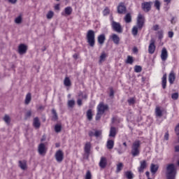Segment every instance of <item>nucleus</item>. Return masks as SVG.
Returning <instances> with one entry per match:
<instances>
[{"mask_svg": "<svg viewBox=\"0 0 179 179\" xmlns=\"http://www.w3.org/2000/svg\"><path fill=\"white\" fill-rule=\"evenodd\" d=\"M168 36L169 37V38H173V36H174V32L170 31L168 32Z\"/></svg>", "mask_w": 179, "mask_h": 179, "instance_id": "nucleus-55", "label": "nucleus"}, {"mask_svg": "<svg viewBox=\"0 0 179 179\" xmlns=\"http://www.w3.org/2000/svg\"><path fill=\"white\" fill-rule=\"evenodd\" d=\"M175 152H179V145L175 146Z\"/></svg>", "mask_w": 179, "mask_h": 179, "instance_id": "nucleus-64", "label": "nucleus"}, {"mask_svg": "<svg viewBox=\"0 0 179 179\" xmlns=\"http://www.w3.org/2000/svg\"><path fill=\"white\" fill-rule=\"evenodd\" d=\"M103 16H107L108 15H110V8H108V7H106L105 9L103 10Z\"/></svg>", "mask_w": 179, "mask_h": 179, "instance_id": "nucleus-44", "label": "nucleus"}, {"mask_svg": "<svg viewBox=\"0 0 179 179\" xmlns=\"http://www.w3.org/2000/svg\"><path fill=\"white\" fill-rule=\"evenodd\" d=\"M111 38L115 44H120V36L118 35L113 34L111 36Z\"/></svg>", "mask_w": 179, "mask_h": 179, "instance_id": "nucleus-24", "label": "nucleus"}, {"mask_svg": "<svg viewBox=\"0 0 179 179\" xmlns=\"http://www.w3.org/2000/svg\"><path fill=\"white\" fill-rule=\"evenodd\" d=\"M85 179H92V173H90V171H87L85 176Z\"/></svg>", "mask_w": 179, "mask_h": 179, "instance_id": "nucleus-51", "label": "nucleus"}, {"mask_svg": "<svg viewBox=\"0 0 179 179\" xmlns=\"http://www.w3.org/2000/svg\"><path fill=\"white\" fill-rule=\"evenodd\" d=\"M127 103H129V106H132V104L135 103V98H130L127 100Z\"/></svg>", "mask_w": 179, "mask_h": 179, "instance_id": "nucleus-48", "label": "nucleus"}, {"mask_svg": "<svg viewBox=\"0 0 179 179\" xmlns=\"http://www.w3.org/2000/svg\"><path fill=\"white\" fill-rule=\"evenodd\" d=\"M139 28L136 26H134L133 28H132V30H131V33L133 34V36H138V29Z\"/></svg>", "mask_w": 179, "mask_h": 179, "instance_id": "nucleus-41", "label": "nucleus"}, {"mask_svg": "<svg viewBox=\"0 0 179 179\" xmlns=\"http://www.w3.org/2000/svg\"><path fill=\"white\" fill-rule=\"evenodd\" d=\"M155 115L157 117H159V118H162V117H163V111L162 110H160L159 107L156 108Z\"/></svg>", "mask_w": 179, "mask_h": 179, "instance_id": "nucleus-27", "label": "nucleus"}, {"mask_svg": "<svg viewBox=\"0 0 179 179\" xmlns=\"http://www.w3.org/2000/svg\"><path fill=\"white\" fill-rule=\"evenodd\" d=\"M175 80H176V73H174V71H171L169 76V82L170 85H173Z\"/></svg>", "mask_w": 179, "mask_h": 179, "instance_id": "nucleus-18", "label": "nucleus"}, {"mask_svg": "<svg viewBox=\"0 0 179 179\" xmlns=\"http://www.w3.org/2000/svg\"><path fill=\"white\" fill-rule=\"evenodd\" d=\"M47 19H52L54 17V12L52 10L48 11V13L46 15Z\"/></svg>", "mask_w": 179, "mask_h": 179, "instance_id": "nucleus-43", "label": "nucleus"}, {"mask_svg": "<svg viewBox=\"0 0 179 179\" xmlns=\"http://www.w3.org/2000/svg\"><path fill=\"white\" fill-rule=\"evenodd\" d=\"M133 52H134V53L138 52V48L134 47V48H133Z\"/></svg>", "mask_w": 179, "mask_h": 179, "instance_id": "nucleus-63", "label": "nucleus"}, {"mask_svg": "<svg viewBox=\"0 0 179 179\" xmlns=\"http://www.w3.org/2000/svg\"><path fill=\"white\" fill-rule=\"evenodd\" d=\"M124 21L126 23H131L132 22V17L131 16V13H128L124 16Z\"/></svg>", "mask_w": 179, "mask_h": 179, "instance_id": "nucleus-31", "label": "nucleus"}, {"mask_svg": "<svg viewBox=\"0 0 179 179\" xmlns=\"http://www.w3.org/2000/svg\"><path fill=\"white\" fill-rule=\"evenodd\" d=\"M156 41L155 38H151L150 41V45L148 46V52L149 54H155V51H156V45H155Z\"/></svg>", "mask_w": 179, "mask_h": 179, "instance_id": "nucleus-8", "label": "nucleus"}, {"mask_svg": "<svg viewBox=\"0 0 179 179\" xmlns=\"http://www.w3.org/2000/svg\"><path fill=\"white\" fill-rule=\"evenodd\" d=\"M31 101V93H28L26 95L24 103H25L26 105H28V104H30Z\"/></svg>", "mask_w": 179, "mask_h": 179, "instance_id": "nucleus-32", "label": "nucleus"}, {"mask_svg": "<svg viewBox=\"0 0 179 179\" xmlns=\"http://www.w3.org/2000/svg\"><path fill=\"white\" fill-rule=\"evenodd\" d=\"M64 13H65V15H67V16H69L70 15H71L72 14V7L68 6V7L65 8Z\"/></svg>", "mask_w": 179, "mask_h": 179, "instance_id": "nucleus-33", "label": "nucleus"}, {"mask_svg": "<svg viewBox=\"0 0 179 179\" xmlns=\"http://www.w3.org/2000/svg\"><path fill=\"white\" fill-rule=\"evenodd\" d=\"M22 15H19L17 17L15 18V22L17 23V24H20L22 23Z\"/></svg>", "mask_w": 179, "mask_h": 179, "instance_id": "nucleus-46", "label": "nucleus"}, {"mask_svg": "<svg viewBox=\"0 0 179 179\" xmlns=\"http://www.w3.org/2000/svg\"><path fill=\"white\" fill-rule=\"evenodd\" d=\"M87 118L88 121H92V120H93V112L92 109H89L87 111Z\"/></svg>", "mask_w": 179, "mask_h": 179, "instance_id": "nucleus-29", "label": "nucleus"}, {"mask_svg": "<svg viewBox=\"0 0 179 179\" xmlns=\"http://www.w3.org/2000/svg\"><path fill=\"white\" fill-rule=\"evenodd\" d=\"M38 152L39 155H45L47 153V148L45 147V144L43 143H40L38 147Z\"/></svg>", "mask_w": 179, "mask_h": 179, "instance_id": "nucleus-13", "label": "nucleus"}, {"mask_svg": "<svg viewBox=\"0 0 179 179\" xmlns=\"http://www.w3.org/2000/svg\"><path fill=\"white\" fill-rule=\"evenodd\" d=\"M167 58H169V53L167 52V49H166V48H163L161 52L162 61H166Z\"/></svg>", "mask_w": 179, "mask_h": 179, "instance_id": "nucleus-15", "label": "nucleus"}, {"mask_svg": "<svg viewBox=\"0 0 179 179\" xmlns=\"http://www.w3.org/2000/svg\"><path fill=\"white\" fill-rule=\"evenodd\" d=\"M117 13L119 15H125L127 13V7L124 3H120L117 6Z\"/></svg>", "mask_w": 179, "mask_h": 179, "instance_id": "nucleus-11", "label": "nucleus"}, {"mask_svg": "<svg viewBox=\"0 0 179 179\" xmlns=\"http://www.w3.org/2000/svg\"><path fill=\"white\" fill-rule=\"evenodd\" d=\"M75 100L71 99V100H69L67 102V106L69 107V108H73V107H75Z\"/></svg>", "mask_w": 179, "mask_h": 179, "instance_id": "nucleus-34", "label": "nucleus"}, {"mask_svg": "<svg viewBox=\"0 0 179 179\" xmlns=\"http://www.w3.org/2000/svg\"><path fill=\"white\" fill-rule=\"evenodd\" d=\"M106 58H107V54H106L105 52H102L101 54V56L99 57V64H101V62H104Z\"/></svg>", "mask_w": 179, "mask_h": 179, "instance_id": "nucleus-28", "label": "nucleus"}, {"mask_svg": "<svg viewBox=\"0 0 179 179\" xmlns=\"http://www.w3.org/2000/svg\"><path fill=\"white\" fill-rule=\"evenodd\" d=\"M171 99H173V100H178V92H175V93L172 94Z\"/></svg>", "mask_w": 179, "mask_h": 179, "instance_id": "nucleus-49", "label": "nucleus"}, {"mask_svg": "<svg viewBox=\"0 0 179 179\" xmlns=\"http://www.w3.org/2000/svg\"><path fill=\"white\" fill-rule=\"evenodd\" d=\"M157 34H158V38L159 40H162V38H163V30L159 31Z\"/></svg>", "mask_w": 179, "mask_h": 179, "instance_id": "nucleus-52", "label": "nucleus"}, {"mask_svg": "<svg viewBox=\"0 0 179 179\" xmlns=\"http://www.w3.org/2000/svg\"><path fill=\"white\" fill-rule=\"evenodd\" d=\"M109 107L108 104H104V102H100L97 106V111L99 113L104 114L106 111H108Z\"/></svg>", "mask_w": 179, "mask_h": 179, "instance_id": "nucleus-6", "label": "nucleus"}, {"mask_svg": "<svg viewBox=\"0 0 179 179\" xmlns=\"http://www.w3.org/2000/svg\"><path fill=\"white\" fill-rule=\"evenodd\" d=\"M33 127L36 128V129H38L40 127H41V122H40V119L38 117H36L33 120Z\"/></svg>", "mask_w": 179, "mask_h": 179, "instance_id": "nucleus-17", "label": "nucleus"}, {"mask_svg": "<svg viewBox=\"0 0 179 179\" xmlns=\"http://www.w3.org/2000/svg\"><path fill=\"white\" fill-rule=\"evenodd\" d=\"M124 176L127 179H134V173L131 171H126Z\"/></svg>", "mask_w": 179, "mask_h": 179, "instance_id": "nucleus-30", "label": "nucleus"}, {"mask_svg": "<svg viewBox=\"0 0 179 179\" xmlns=\"http://www.w3.org/2000/svg\"><path fill=\"white\" fill-rule=\"evenodd\" d=\"M153 30H155V31H157V30H159V24L154 25Z\"/></svg>", "mask_w": 179, "mask_h": 179, "instance_id": "nucleus-58", "label": "nucleus"}, {"mask_svg": "<svg viewBox=\"0 0 179 179\" xmlns=\"http://www.w3.org/2000/svg\"><path fill=\"white\" fill-rule=\"evenodd\" d=\"M152 1H145L141 3V8L144 12H150V9H152Z\"/></svg>", "mask_w": 179, "mask_h": 179, "instance_id": "nucleus-9", "label": "nucleus"}, {"mask_svg": "<svg viewBox=\"0 0 179 179\" xmlns=\"http://www.w3.org/2000/svg\"><path fill=\"white\" fill-rule=\"evenodd\" d=\"M169 133H168V131L165 134V135H164V139H165V141H169Z\"/></svg>", "mask_w": 179, "mask_h": 179, "instance_id": "nucleus-59", "label": "nucleus"}, {"mask_svg": "<svg viewBox=\"0 0 179 179\" xmlns=\"http://www.w3.org/2000/svg\"><path fill=\"white\" fill-rule=\"evenodd\" d=\"M55 10H59V4H57V5L55 6Z\"/></svg>", "mask_w": 179, "mask_h": 179, "instance_id": "nucleus-62", "label": "nucleus"}, {"mask_svg": "<svg viewBox=\"0 0 179 179\" xmlns=\"http://www.w3.org/2000/svg\"><path fill=\"white\" fill-rule=\"evenodd\" d=\"M103 114V113H101V112H99V110H97L96 115V117H95L96 121L100 120V119L101 118V115Z\"/></svg>", "mask_w": 179, "mask_h": 179, "instance_id": "nucleus-45", "label": "nucleus"}, {"mask_svg": "<svg viewBox=\"0 0 179 179\" xmlns=\"http://www.w3.org/2000/svg\"><path fill=\"white\" fill-rule=\"evenodd\" d=\"M102 131L101 130H96L94 133V136L96 138H99V136H101Z\"/></svg>", "mask_w": 179, "mask_h": 179, "instance_id": "nucleus-47", "label": "nucleus"}, {"mask_svg": "<svg viewBox=\"0 0 179 179\" xmlns=\"http://www.w3.org/2000/svg\"><path fill=\"white\" fill-rule=\"evenodd\" d=\"M97 40H98L99 44H100V45H103V44H104V41H106V34H100L98 36Z\"/></svg>", "mask_w": 179, "mask_h": 179, "instance_id": "nucleus-19", "label": "nucleus"}, {"mask_svg": "<svg viewBox=\"0 0 179 179\" xmlns=\"http://www.w3.org/2000/svg\"><path fill=\"white\" fill-rule=\"evenodd\" d=\"M9 3H12L13 5H15L16 2H17V0H7Z\"/></svg>", "mask_w": 179, "mask_h": 179, "instance_id": "nucleus-56", "label": "nucleus"}, {"mask_svg": "<svg viewBox=\"0 0 179 179\" xmlns=\"http://www.w3.org/2000/svg\"><path fill=\"white\" fill-rule=\"evenodd\" d=\"M136 24V27H138V30H142V28L145 24V17H143L142 14H138Z\"/></svg>", "mask_w": 179, "mask_h": 179, "instance_id": "nucleus-5", "label": "nucleus"}, {"mask_svg": "<svg viewBox=\"0 0 179 179\" xmlns=\"http://www.w3.org/2000/svg\"><path fill=\"white\" fill-rule=\"evenodd\" d=\"M109 96L110 97H114V90L113 89V87L110 88V94Z\"/></svg>", "mask_w": 179, "mask_h": 179, "instance_id": "nucleus-53", "label": "nucleus"}, {"mask_svg": "<svg viewBox=\"0 0 179 179\" xmlns=\"http://www.w3.org/2000/svg\"><path fill=\"white\" fill-rule=\"evenodd\" d=\"M126 64H129L130 65H132V64H134V57L132 56H127Z\"/></svg>", "mask_w": 179, "mask_h": 179, "instance_id": "nucleus-39", "label": "nucleus"}, {"mask_svg": "<svg viewBox=\"0 0 179 179\" xmlns=\"http://www.w3.org/2000/svg\"><path fill=\"white\" fill-rule=\"evenodd\" d=\"M111 26L114 31H117V33L120 34L122 33V27H121V24H120V22L112 21Z\"/></svg>", "mask_w": 179, "mask_h": 179, "instance_id": "nucleus-7", "label": "nucleus"}, {"mask_svg": "<svg viewBox=\"0 0 179 179\" xmlns=\"http://www.w3.org/2000/svg\"><path fill=\"white\" fill-rule=\"evenodd\" d=\"M87 43H88L90 47H94V44H96V34H94V31L90 29L87 32Z\"/></svg>", "mask_w": 179, "mask_h": 179, "instance_id": "nucleus-2", "label": "nucleus"}, {"mask_svg": "<svg viewBox=\"0 0 179 179\" xmlns=\"http://www.w3.org/2000/svg\"><path fill=\"white\" fill-rule=\"evenodd\" d=\"M27 52V45H26L24 43H21L18 46V54L20 55H24Z\"/></svg>", "mask_w": 179, "mask_h": 179, "instance_id": "nucleus-12", "label": "nucleus"}, {"mask_svg": "<svg viewBox=\"0 0 179 179\" xmlns=\"http://www.w3.org/2000/svg\"><path fill=\"white\" fill-rule=\"evenodd\" d=\"M3 120L4 122L7 124V125H9L10 124V117L9 116V115H5Z\"/></svg>", "mask_w": 179, "mask_h": 179, "instance_id": "nucleus-35", "label": "nucleus"}, {"mask_svg": "<svg viewBox=\"0 0 179 179\" xmlns=\"http://www.w3.org/2000/svg\"><path fill=\"white\" fill-rule=\"evenodd\" d=\"M99 167L101 169H106V167H107V158H106V157H101Z\"/></svg>", "mask_w": 179, "mask_h": 179, "instance_id": "nucleus-16", "label": "nucleus"}, {"mask_svg": "<svg viewBox=\"0 0 179 179\" xmlns=\"http://www.w3.org/2000/svg\"><path fill=\"white\" fill-rule=\"evenodd\" d=\"M31 117V110H28L25 113V120H27L28 118H30Z\"/></svg>", "mask_w": 179, "mask_h": 179, "instance_id": "nucleus-50", "label": "nucleus"}, {"mask_svg": "<svg viewBox=\"0 0 179 179\" xmlns=\"http://www.w3.org/2000/svg\"><path fill=\"white\" fill-rule=\"evenodd\" d=\"M177 176V168L174 164H169L166 166V176L167 179H176Z\"/></svg>", "mask_w": 179, "mask_h": 179, "instance_id": "nucleus-1", "label": "nucleus"}, {"mask_svg": "<svg viewBox=\"0 0 179 179\" xmlns=\"http://www.w3.org/2000/svg\"><path fill=\"white\" fill-rule=\"evenodd\" d=\"M106 148L107 149L111 150L114 148V141L113 140H108L106 143Z\"/></svg>", "mask_w": 179, "mask_h": 179, "instance_id": "nucleus-26", "label": "nucleus"}, {"mask_svg": "<svg viewBox=\"0 0 179 179\" xmlns=\"http://www.w3.org/2000/svg\"><path fill=\"white\" fill-rule=\"evenodd\" d=\"M89 136L92 137V136H94V132L90 131H89Z\"/></svg>", "mask_w": 179, "mask_h": 179, "instance_id": "nucleus-61", "label": "nucleus"}, {"mask_svg": "<svg viewBox=\"0 0 179 179\" xmlns=\"http://www.w3.org/2000/svg\"><path fill=\"white\" fill-rule=\"evenodd\" d=\"M19 167L21 168L22 170H26L27 169V162L26 160L19 161Z\"/></svg>", "mask_w": 179, "mask_h": 179, "instance_id": "nucleus-22", "label": "nucleus"}, {"mask_svg": "<svg viewBox=\"0 0 179 179\" xmlns=\"http://www.w3.org/2000/svg\"><path fill=\"white\" fill-rule=\"evenodd\" d=\"M124 167V164L122 163H119L117 165V169H116V173H120V171H121V170H122V168Z\"/></svg>", "mask_w": 179, "mask_h": 179, "instance_id": "nucleus-40", "label": "nucleus"}, {"mask_svg": "<svg viewBox=\"0 0 179 179\" xmlns=\"http://www.w3.org/2000/svg\"><path fill=\"white\" fill-rule=\"evenodd\" d=\"M171 24H176V20H175L174 17H172V19L171 20Z\"/></svg>", "mask_w": 179, "mask_h": 179, "instance_id": "nucleus-60", "label": "nucleus"}, {"mask_svg": "<svg viewBox=\"0 0 179 179\" xmlns=\"http://www.w3.org/2000/svg\"><path fill=\"white\" fill-rule=\"evenodd\" d=\"M55 131L57 134L61 132V131H62V126L61 124H56L55 126Z\"/></svg>", "mask_w": 179, "mask_h": 179, "instance_id": "nucleus-38", "label": "nucleus"}, {"mask_svg": "<svg viewBox=\"0 0 179 179\" xmlns=\"http://www.w3.org/2000/svg\"><path fill=\"white\" fill-rule=\"evenodd\" d=\"M55 157L57 163H62V160H64V152L62 150H57L55 155Z\"/></svg>", "mask_w": 179, "mask_h": 179, "instance_id": "nucleus-10", "label": "nucleus"}, {"mask_svg": "<svg viewBox=\"0 0 179 179\" xmlns=\"http://www.w3.org/2000/svg\"><path fill=\"white\" fill-rule=\"evenodd\" d=\"M90 149H92V144L90 142H87L85 143L84 147V159H86L87 160L89 159V156H90Z\"/></svg>", "mask_w": 179, "mask_h": 179, "instance_id": "nucleus-4", "label": "nucleus"}, {"mask_svg": "<svg viewBox=\"0 0 179 179\" xmlns=\"http://www.w3.org/2000/svg\"><path fill=\"white\" fill-rule=\"evenodd\" d=\"M77 104L79 107H81V106L83 104V103L82 102V99H78L77 100Z\"/></svg>", "mask_w": 179, "mask_h": 179, "instance_id": "nucleus-54", "label": "nucleus"}, {"mask_svg": "<svg viewBox=\"0 0 179 179\" xmlns=\"http://www.w3.org/2000/svg\"><path fill=\"white\" fill-rule=\"evenodd\" d=\"M162 3H160V1L159 0H155L154 2V6L156 8L157 10H160V6Z\"/></svg>", "mask_w": 179, "mask_h": 179, "instance_id": "nucleus-36", "label": "nucleus"}, {"mask_svg": "<svg viewBox=\"0 0 179 179\" xmlns=\"http://www.w3.org/2000/svg\"><path fill=\"white\" fill-rule=\"evenodd\" d=\"M139 148H141V141H134L131 145V153L133 157H136V156H139V154L141 153Z\"/></svg>", "mask_w": 179, "mask_h": 179, "instance_id": "nucleus-3", "label": "nucleus"}, {"mask_svg": "<svg viewBox=\"0 0 179 179\" xmlns=\"http://www.w3.org/2000/svg\"><path fill=\"white\" fill-rule=\"evenodd\" d=\"M134 72L136 73H139L140 72H142V66L136 65L134 66Z\"/></svg>", "mask_w": 179, "mask_h": 179, "instance_id": "nucleus-42", "label": "nucleus"}, {"mask_svg": "<svg viewBox=\"0 0 179 179\" xmlns=\"http://www.w3.org/2000/svg\"><path fill=\"white\" fill-rule=\"evenodd\" d=\"M146 167H148V162H146V160L141 161L140 166L138 168V173H143V171Z\"/></svg>", "mask_w": 179, "mask_h": 179, "instance_id": "nucleus-14", "label": "nucleus"}, {"mask_svg": "<svg viewBox=\"0 0 179 179\" xmlns=\"http://www.w3.org/2000/svg\"><path fill=\"white\" fill-rule=\"evenodd\" d=\"M117 135V128L111 127L110 129L109 136L110 138H115Z\"/></svg>", "mask_w": 179, "mask_h": 179, "instance_id": "nucleus-20", "label": "nucleus"}, {"mask_svg": "<svg viewBox=\"0 0 179 179\" xmlns=\"http://www.w3.org/2000/svg\"><path fill=\"white\" fill-rule=\"evenodd\" d=\"M64 86H66L67 87H69V86H71L72 85L69 78H68V77L65 78L64 81Z\"/></svg>", "mask_w": 179, "mask_h": 179, "instance_id": "nucleus-37", "label": "nucleus"}, {"mask_svg": "<svg viewBox=\"0 0 179 179\" xmlns=\"http://www.w3.org/2000/svg\"><path fill=\"white\" fill-rule=\"evenodd\" d=\"M9 3H12L13 5H15L16 2H17V0H7Z\"/></svg>", "mask_w": 179, "mask_h": 179, "instance_id": "nucleus-57", "label": "nucleus"}, {"mask_svg": "<svg viewBox=\"0 0 179 179\" xmlns=\"http://www.w3.org/2000/svg\"><path fill=\"white\" fill-rule=\"evenodd\" d=\"M162 88L164 90L166 87H167V74H164L162 78Z\"/></svg>", "mask_w": 179, "mask_h": 179, "instance_id": "nucleus-21", "label": "nucleus"}, {"mask_svg": "<svg viewBox=\"0 0 179 179\" xmlns=\"http://www.w3.org/2000/svg\"><path fill=\"white\" fill-rule=\"evenodd\" d=\"M157 170H159V165L151 164L150 166V171L152 174H156L157 173Z\"/></svg>", "mask_w": 179, "mask_h": 179, "instance_id": "nucleus-23", "label": "nucleus"}, {"mask_svg": "<svg viewBox=\"0 0 179 179\" xmlns=\"http://www.w3.org/2000/svg\"><path fill=\"white\" fill-rule=\"evenodd\" d=\"M52 121H58V113H57V110L55 109H52Z\"/></svg>", "mask_w": 179, "mask_h": 179, "instance_id": "nucleus-25", "label": "nucleus"}]
</instances>
